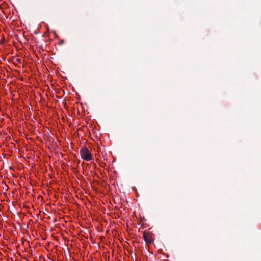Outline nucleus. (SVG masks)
I'll list each match as a JSON object with an SVG mask.
<instances>
[{
  "mask_svg": "<svg viewBox=\"0 0 261 261\" xmlns=\"http://www.w3.org/2000/svg\"><path fill=\"white\" fill-rule=\"evenodd\" d=\"M80 154L81 158L85 161H89L93 159L92 153L85 146L81 148L80 150Z\"/></svg>",
  "mask_w": 261,
  "mask_h": 261,
  "instance_id": "f257e3e1",
  "label": "nucleus"
},
{
  "mask_svg": "<svg viewBox=\"0 0 261 261\" xmlns=\"http://www.w3.org/2000/svg\"><path fill=\"white\" fill-rule=\"evenodd\" d=\"M143 238L145 242L148 243H151L153 241L152 235L150 232H144Z\"/></svg>",
  "mask_w": 261,
  "mask_h": 261,
  "instance_id": "f03ea898",
  "label": "nucleus"
}]
</instances>
